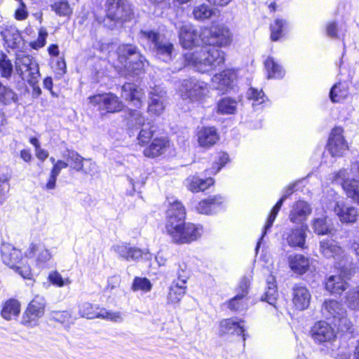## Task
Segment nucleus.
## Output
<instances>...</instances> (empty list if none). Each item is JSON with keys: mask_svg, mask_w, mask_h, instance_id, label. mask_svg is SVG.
<instances>
[{"mask_svg": "<svg viewBox=\"0 0 359 359\" xmlns=\"http://www.w3.org/2000/svg\"><path fill=\"white\" fill-rule=\"evenodd\" d=\"M201 37L202 48L184 53V59L187 65L206 73L224 64V54L218 47L230 43V31L224 25H214L203 29Z\"/></svg>", "mask_w": 359, "mask_h": 359, "instance_id": "obj_1", "label": "nucleus"}, {"mask_svg": "<svg viewBox=\"0 0 359 359\" xmlns=\"http://www.w3.org/2000/svg\"><path fill=\"white\" fill-rule=\"evenodd\" d=\"M118 62L123 66L120 74L126 79H134L143 74L146 64L145 57L137 46L131 43H123L116 50Z\"/></svg>", "mask_w": 359, "mask_h": 359, "instance_id": "obj_2", "label": "nucleus"}, {"mask_svg": "<svg viewBox=\"0 0 359 359\" xmlns=\"http://www.w3.org/2000/svg\"><path fill=\"white\" fill-rule=\"evenodd\" d=\"M103 25L110 30H118L134 18V9L128 0H107Z\"/></svg>", "mask_w": 359, "mask_h": 359, "instance_id": "obj_3", "label": "nucleus"}, {"mask_svg": "<svg viewBox=\"0 0 359 359\" xmlns=\"http://www.w3.org/2000/svg\"><path fill=\"white\" fill-rule=\"evenodd\" d=\"M139 35L143 46L158 60L169 62L173 59L174 45L164 35L153 29H142Z\"/></svg>", "mask_w": 359, "mask_h": 359, "instance_id": "obj_4", "label": "nucleus"}, {"mask_svg": "<svg viewBox=\"0 0 359 359\" xmlns=\"http://www.w3.org/2000/svg\"><path fill=\"white\" fill-rule=\"evenodd\" d=\"M319 251L327 259H333L341 269V273L349 279L358 271L356 264L348 261V257L338 243L329 238H324L320 241Z\"/></svg>", "mask_w": 359, "mask_h": 359, "instance_id": "obj_5", "label": "nucleus"}, {"mask_svg": "<svg viewBox=\"0 0 359 359\" xmlns=\"http://www.w3.org/2000/svg\"><path fill=\"white\" fill-rule=\"evenodd\" d=\"M321 313L326 319H332L341 332H353L352 323L346 317V309L339 301L325 299L321 306Z\"/></svg>", "mask_w": 359, "mask_h": 359, "instance_id": "obj_6", "label": "nucleus"}, {"mask_svg": "<svg viewBox=\"0 0 359 359\" xmlns=\"http://www.w3.org/2000/svg\"><path fill=\"white\" fill-rule=\"evenodd\" d=\"M174 25L176 29H178L181 45L184 48L189 49L187 53L202 48L201 32L200 33L192 25L177 22H175Z\"/></svg>", "mask_w": 359, "mask_h": 359, "instance_id": "obj_7", "label": "nucleus"}, {"mask_svg": "<svg viewBox=\"0 0 359 359\" xmlns=\"http://www.w3.org/2000/svg\"><path fill=\"white\" fill-rule=\"evenodd\" d=\"M177 276L178 280H174L170 286L169 292L167 297L168 304L178 303L186 292V283L189 278V271L187 270L185 263L179 264L177 267Z\"/></svg>", "mask_w": 359, "mask_h": 359, "instance_id": "obj_8", "label": "nucleus"}, {"mask_svg": "<svg viewBox=\"0 0 359 359\" xmlns=\"http://www.w3.org/2000/svg\"><path fill=\"white\" fill-rule=\"evenodd\" d=\"M208 91L207 83L194 77L183 80L180 88L182 97L192 102L204 97Z\"/></svg>", "mask_w": 359, "mask_h": 359, "instance_id": "obj_9", "label": "nucleus"}, {"mask_svg": "<svg viewBox=\"0 0 359 359\" xmlns=\"http://www.w3.org/2000/svg\"><path fill=\"white\" fill-rule=\"evenodd\" d=\"M45 306V299L41 297H36L28 304L22 315L21 323L30 327L36 325L38 319L44 314Z\"/></svg>", "mask_w": 359, "mask_h": 359, "instance_id": "obj_10", "label": "nucleus"}, {"mask_svg": "<svg viewBox=\"0 0 359 359\" xmlns=\"http://www.w3.org/2000/svg\"><path fill=\"white\" fill-rule=\"evenodd\" d=\"M169 235L175 243H189L201 236V229L192 223L184 222Z\"/></svg>", "mask_w": 359, "mask_h": 359, "instance_id": "obj_11", "label": "nucleus"}, {"mask_svg": "<svg viewBox=\"0 0 359 359\" xmlns=\"http://www.w3.org/2000/svg\"><path fill=\"white\" fill-rule=\"evenodd\" d=\"M90 102L98 105L100 110L107 113H116L121 111L123 103L113 93L97 94L89 97Z\"/></svg>", "mask_w": 359, "mask_h": 359, "instance_id": "obj_12", "label": "nucleus"}, {"mask_svg": "<svg viewBox=\"0 0 359 359\" xmlns=\"http://www.w3.org/2000/svg\"><path fill=\"white\" fill-rule=\"evenodd\" d=\"M186 212L184 207L178 201H175L166 212L165 229L168 234L179 228L185 222Z\"/></svg>", "mask_w": 359, "mask_h": 359, "instance_id": "obj_13", "label": "nucleus"}, {"mask_svg": "<svg viewBox=\"0 0 359 359\" xmlns=\"http://www.w3.org/2000/svg\"><path fill=\"white\" fill-rule=\"evenodd\" d=\"M296 185H297V183H293V184H290L289 187H287L285 189L283 195L280 197V198L278 201V202L272 208L271 212L267 218V221L263 228L262 236L257 241V245L255 248L256 254L258 253L259 249L261 243L264 239V237L266 235L267 231L273 226L274 220H275L280 208L282 207L283 203L294 191V188H295Z\"/></svg>", "mask_w": 359, "mask_h": 359, "instance_id": "obj_14", "label": "nucleus"}, {"mask_svg": "<svg viewBox=\"0 0 359 359\" xmlns=\"http://www.w3.org/2000/svg\"><path fill=\"white\" fill-rule=\"evenodd\" d=\"M310 333L313 341L319 344L330 343L336 338L334 328L324 320L315 323Z\"/></svg>", "mask_w": 359, "mask_h": 359, "instance_id": "obj_15", "label": "nucleus"}, {"mask_svg": "<svg viewBox=\"0 0 359 359\" xmlns=\"http://www.w3.org/2000/svg\"><path fill=\"white\" fill-rule=\"evenodd\" d=\"M114 250L120 258L127 262H138L143 257L149 259L151 257L147 250H143L126 243L114 245Z\"/></svg>", "mask_w": 359, "mask_h": 359, "instance_id": "obj_16", "label": "nucleus"}, {"mask_svg": "<svg viewBox=\"0 0 359 359\" xmlns=\"http://www.w3.org/2000/svg\"><path fill=\"white\" fill-rule=\"evenodd\" d=\"M244 321L237 318H229L222 319L219 322L218 334L219 337L226 335L242 336L243 345L246 340L247 334L245 333V329L242 323Z\"/></svg>", "mask_w": 359, "mask_h": 359, "instance_id": "obj_17", "label": "nucleus"}, {"mask_svg": "<svg viewBox=\"0 0 359 359\" xmlns=\"http://www.w3.org/2000/svg\"><path fill=\"white\" fill-rule=\"evenodd\" d=\"M1 34L5 41V46L7 48L15 50L18 52H22L25 48V41L18 31L13 26L6 27L1 32Z\"/></svg>", "mask_w": 359, "mask_h": 359, "instance_id": "obj_18", "label": "nucleus"}, {"mask_svg": "<svg viewBox=\"0 0 359 359\" xmlns=\"http://www.w3.org/2000/svg\"><path fill=\"white\" fill-rule=\"evenodd\" d=\"M148 111L160 115L165 109L166 92L160 86H156L149 92Z\"/></svg>", "mask_w": 359, "mask_h": 359, "instance_id": "obj_19", "label": "nucleus"}, {"mask_svg": "<svg viewBox=\"0 0 359 359\" xmlns=\"http://www.w3.org/2000/svg\"><path fill=\"white\" fill-rule=\"evenodd\" d=\"M292 303L298 310L306 309L310 304L311 295L309 289L302 284H294L292 287Z\"/></svg>", "mask_w": 359, "mask_h": 359, "instance_id": "obj_20", "label": "nucleus"}, {"mask_svg": "<svg viewBox=\"0 0 359 359\" xmlns=\"http://www.w3.org/2000/svg\"><path fill=\"white\" fill-rule=\"evenodd\" d=\"M327 147L332 156H341L344 151L348 149L346 142L341 135V130L340 128L332 130Z\"/></svg>", "mask_w": 359, "mask_h": 359, "instance_id": "obj_21", "label": "nucleus"}, {"mask_svg": "<svg viewBox=\"0 0 359 359\" xmlns=\"http://www.w3.org/2000/svg\"><path fill=\"white\" fill-rule=\"evenodd\" d=\"M142 90L134 83L126 82L121 86V97L137 108L142 106Z\"/></svg>", "mask_w": 359, "mask_h": 359, "instance_id": "obj_22", "label": "nucleus"}, {"mask_svg": "<svg viewBox=\"0 0 359 359\" xmlns=\"http://www.w3.org/2000/svg\"><path fill=\"white\" fill-rule=\"evenodd\" d=\"M224 198L220 195L210 196L198 203L196 209L205 215L216 214L224 209Z\"/></svg>", "mask_w": 359, "mask_h": 359, "instance_id": "obj_23", "label": "nucleus"}, {"mask_svg": "<svg viewBox=\"0 0 359 359\" xmlns=\"http://www.w3.org/2000/svg\"><path fill=\"white\" fill-rule=\"evenodd\" d=\"M0 250L3 262L10 268H14L20 264L22 255L20 250L9 243H3Z\"/></svg>", "mask_w": 359, "mask_h": 359, "instance_id": "obj_24", "label": "nucleus"}, {"mask_svg": "<svg viewBox=\"0 0 359 359\" xmlns=\"http://www.w3.org/2000/svg\"><path fill=\"white\" fill-rule=\"evenodd\" d=\"M311 212L310 205L304 201L296 202L289 215L290 220L294 224H305L304 222Z\"/></svg>", "mask_w": 359, "mask_h": 359, "instance_id": "obj_25", "label": "nucleus"}, {"mask_svg": "<svg viewBox=\"0 0 359 359\" xmlns=\"http://www.w3.org/2000/svg\"><path fill=\"white\" fill-rule=\"evenodd\" d=\"M236 79V72L232 69H226L219 74H216L212 81L216 85L215 88L224 92L233 88Z\"/></svg>", "mask_w": 359, "mask_h": 359, "instance_id": "obj_26", "label": "nucleus"}, {"mask_svg": "<svg viewBox=\"0 0 359 359\" xmlns=\"http://www.w3.org/2000/svg\"><path fill=\"white\" fill-rule=\"evenodd\" d=\"M307 231V224H302L296 228L292 229L287 236V242L288 243V245L292 248H298L301 249L306 248Z\"/></svg>", "mask_w": 359, "mask_h": 359, "instance_id": "obj_27", "label": "nucleus"}, {"mask_svg": "<svg viewBox=\"0 0 359 359\" xmlns=\"http://www.w3.org/2000/svg\"><path fill=\"white\" fill-rule=\"evenodd\" d=\"M288 263L291 270L298 274L306 273L310 267V259L301 254H294L288 257Z\"/></svg>", "mask_w": 359, "mask_h": 359, "instance_id": "obj_28", "label": "nucleus"}, {"mask_svg": "<svg viewBox=\"0 0 359 359\" xmlns=\"http://www.w3.org/2000/svg\"><path fill=\"white\" fill-rule=\"evenodd\" d=\"M348 287L341 276H330L325 283V290L334 296H340Z\"/></svg>", "mask_w": 359, "mask_h": 359, "instance_id": "obj_29", "label": "nucleus"}, {"mask_svg": "<svg viewBox=\"0 0 359 359\" xmlns=\"http://www.w3.org/2000/svg\"><path fill=\"white\" fill-rule=\"evenodd\" d=\"M334 210L340 221L343 223H354L357 221L358 211L353 206L340 205L339 203H337Z\"/></svg>", "mask_w": 359, "mask_h": 359, "instance_id": "obj_30", "label": "nucleus"}, {"mask_svg": "<svg viewBox=\"0 0 359 359\" xmlns=\"http://www.w3.org/2000/svg\"><path fill=\"white\" fill-rule=\"evenodd\" d=\"M219 140L217 130L214 127H203L198 133V141L200 146L209 147Z\"/></svg>", "mask_w": 359, "mask_h": 359, "instance_id": "obj_31", "label": "nucleus"}, {"mask_svg": "<svg viewBox=\"0 0 359 359\" xmlns=\"http://www.w3.org/2000/svg\"><path fill=\"white\" fill-rule=\"evenodd\" d=\"M168 147V141L164 137L154 138L150 145L144 149V156L155 158L163 154Z\"/></svg>", "mask_w": 359, "mask_h": 359, "instance_id": "obj_32", "label": "nucleus"}, {"mask_svg": "<svg viewBox=\"0 0 359 359\" xmlns=\"http://www.w3.org/2000/svg\"><path fill=\"white\" fill-rule=\"evenodd\" d=\"M20 312V304L15 299L6 301L2 308L1 316L6 320H11L13 317H17Z\"/></svg>", "mask_w": 359, "mask_h": 359, "instance_id": "obj_33", "label": "nucleus"}, {"mask_svg": "<svg viewBox=\"0 0 359 359\" xmlns=\"http://www.w3.org/2000/svg\"><path fill=\"white\" fill-rule=\"evenodd\" d=\"M267 287L264 295L262 297V301L266 302L272 306H275L278 296L277 286L274 277H270L266 282Z\"/></svg>", "mask_w": 359, "mask_h": 359, "instance_id": "obj_34", "label": "nucleus"}, {"mask_svg": "<svg viewBox=\"0 0 359 359\" xmlns=\"http://www.w3.org/2000/svg\"><path fill=\"white\" fill-rule=\"evenodd\" d=\"M313 231L318 235H327L333 231L332 224L326 217L315 218L312 221Z\"/></svg>", "mask_w": 359, "mask_h": 359, "instance_id": "obj_35", "label": "nucleus"}, {"mask_svg": "<svg viewBox=\"0 0 359 359\" xmlns=\"http://www.w3.org/2000/svg\"><path fill=\"white\" fill-rule=\"evenodd\" d=\"M63 157L72 164V168L78 172L83 171L85 173L88 172L83 169V161H86L79 153L74 150L67 149L63 154Z\"/></svg>", "mask_w": 359, "mask_h": 359, "instance_id": "obj_36", "label": "nucleus"}, {"mask_svg": "<svg viewBox=\"0 0 359 359\" xmlns=\"http://www.w3.org/2000/svg\"><path fill=\"white\" fill-rule=\"evenodd\" d=\"M237 109V102L229 97L220 99L217 102V112L221 114H234Z\"/></svg>", "mask_w": 359, "mask_h": 359, "instance_id": "obj_37", "label": "nucleus"}, {"mask_svg": "<svg viewBox=\"0 0 359 359\" xmlns=\"http://www.w3.org/2000/svg\"><path fill=\"white\" fill-rule=\"evenodd\" d=\"M124 114L128 128L139 127L144 124V118L142 114L137 109H127Z\"/></svg>", "mask_w": 359, "mask_h": 359, "instance_id": "obj_38", "label": "nucleus"}, {"mask_svg": "<svg viewBox=\"0 0 359 359\" xmlns=\"http://www.w3.org/2000/svg\"><path fill=\"white\" fill-rule=\"evenodd\" d=\"M36 60L33 57L29 55H25L22 52L16 54L15 67L16 70L21 76L24 74V72L27 71L29 66L32 65Z\"/></svg>", "mask_w": 359, "mask_h": 359, "instance_id": "obj_39", "label": "nucleus"}, {"mask_svg": "<svg viewBox=\"0 0 359 359\" xmlns=\"http://www.w3.org/2000/svg\"><path fill=\"white\" fill-rule=\"evenodd\" d=\"M142 127L137 139L140 144L144 145L147 144L154 135L157 127L150 123H144Z\"/></svg>", "mask_w": 359, "mask_h": 359, "instance_id": "obj_40", "label": "nucleus"}, {"mask_svg": "<svg viewBox=\"0 0 359 359\" xmlns=\"http://www.w3.org/2000/svg\"><path fill=\"white\" fill-rule=\"evenodd\" d=\"M265 67L268 72V78L281 79L284 76V70L282 67L276 63L273 57H269L265 62Z\"/></svg>", "mask_w": 359, "mask_h": 359, "instance_id": "obj_41", "label": "nucleus"}, {"mask_svg": "<svg viewBox=\"0 0 359 359\" xmlns=\"http://www.w3.org/2000/svg\"><path fill=\"white\" fill-rule=\"evenodd\" d=\"M344 190L348 198L359 205V180H347L344 182Z\"/></svg>", "mask_w": 359, "mask_h": 359, "instance_id": "obj_42", "label": "nucleus"}, {"mask_svg": "<svg viewBox=\"0 0 359 359\" xmlns=\"http://www.w3.org/2000/svg\"><path fill=\"white\" fill-rule=\"evenodd\" d=\"M18 100V95L9 87L4 86L0 81V102L9 105Z\"/></svg>", "mask_w": 359, "mask_h": 359, "instance_id": "obj_43", "label": "nucleus"}, {"mask_svg": "<svg viewBox=\"0 0 359 359\" xmlns=\"http://www.w3.org/2000/svg\"><path fill=\"white\" fill-rule=\"evenodd\" d=\"M13 72V66L11 60L4 52H0V74L2 78L9 79Z\"/></svg>", "mask_w": 359, "mask_h": 359, "instance_id": "obj_44", "label": "nucleus"}, {"mask_svg": "<svg viewBox=\"0 0 359 359\" xmlns=\"http://www.w3.org/2000/svg\"><path fill=\"white\" fill-rule=\"evenodd\" d=\"M215 14V10L206 4L196 6L193 11L194 18L198 20L210 18Z\"/></svg>", "mask_w": 359, "mask_h": 359, "instance_id": "obj_45", "label": "nucleus"}, {"mask_svg": "<svg viewBox=\"0 0 359 359\" xmlns=\"http://www.w3.org/2000/svg\"><path fill=\"white\" fill-rule=\"evenodd\" d=\"M346 303L350 309L359 311V286L346 293Z\"/></svg>", "mask_w": 359, "mask_h": 359, "instance_id": "obj_46", "label": "nucleus"}, {"mask_svg": "<svg viewBox=\"0 0 359 359\" xmlns=\"http://www.w3.org/2000/svg\"><path fill=\"white\" fill-rule=\"evenodd\" d=\"M99 308H95L94 306L89 302H83L79 305V314L83 318L88 319H94L97 318Z\"/></svg>", "mask_w": 359, "mask_h": 359, "instance_id": "obj_47", "label": "nucleus"}, {"mask_svg": "<svg viewBox=\"0 0 359 359\" xmlns=\"http://www.w3.org/2000/svg\"><path fill=\"white\" fill-rule=\"evenodd\" d=\"M229 161V156L226 152H218L214 158L212 172L214 174L217 173Z\"/></svg>", "mask_w": 359, "mask_h": 359, "instance_id": "obj_48", "label": "nucleus"}, {"mask_svg": "<svg viewBox=\"0 0 359 359\" xmlns=\"http://www.w3.org/2000/svg\"><path fill=\"white\" fill-rule=\"evenodd\" d=\"M285 25L286 20L283 19H276L273 23L271 24V39L272 41H276L282 36Z\"/></svg>", "mask_w": 359, "mask_h": 359, "instance_id": "obj_49", "label": "nucleus"}, {"mask_svg": "<svg viewBox=\"0 0 359 359\" xmlns=\"http://www.w3.org/2000/svg\"><path fill=\"white\" fill-rule=\"evenodd\" d=\"M96 318L106 319L116 323L123 321V318L120 312L109 311L105 309H99Z\"/></svg>", "mask_w": 359, "mask_h": 359, "instance_id": "obj_50", "label": "nucleus"}, {"mask_svg": "<svg viewBox=\"0 0 359 359\" xmlns=\"http://www.w3.org/2000/svg\"><path fill=\"white\" fill-rule=\"evenodd\" d=\"M152 288V284L147 278L135 277L133 280L132 289L133 291L142 290L149 292Z\"/></svg>", "mask_w": 359, "mask_h": 359, "instance_id": "obj_51", "label": "nucleus"}, {"mask_svg": "<svg viewBox=\"0 0 359 359\" xmlns=\"http://www.w3.org/2000/svg\"><path fill=\"white\" fill-rule=\"evenodd\" d=\"M244 298L245 297L237 293L235 297L226 302L228 309L234 311L243 310L245 306L243 303Z\"/></svg>", "mask_w": 359, "mask_h": 359, "instance_id": "obj_52", "label": "nucleus"}, {"mask_svg": "<svg viewBox=\"0 0 359 359\" xmlns=\"http://www.w3.org/2000/svg\"><path fill=\"white\" fill-rule=\"evenodd\" d=\"M52 8L60 16H66L71 12L69 5L66 0L55 2L52 5Z\"/></svg>", "mask_w": 359, "mask_h": 359, "instance_id": "obj_53", "label": "nucleus"}, {"mask_svg": "<svg viewBox=\"0 0 359 359\" xmlns=\"http://www.w3.org/2000/svg\"><path fill=\"white\" fill-rule=\"evenodd\" d=\"M25 73H28L27 81L29 83L34 85L37 82V79L40 76V73L39 65L36 61L33 62L32 65L29 66L27 71L24 72V74Z\"/></svg>", "mask_w": 359, "mask_h": 359, "instance_id": "obj_54", "label": "nucleus"}, {"mask_svg": "<svg viewBox=\"0 0 359 359\" xmlns=\"http://www.w3.org/2000/svg\"><path fill=\"white\" fill-rule=\"evenodd\" d=\"M49 281L54 285L62 287L71 283L69 278H63L57 271L51 272L48 276Z\"/></svg>", "mask_w": 359, "mask_h": 359, "instance_id": "obj_55", "label": "nucleus"}, {"mask_svg": "<svg viewBox=\"0 0 359 359\" xmlns=\"http://www.w3.org/2000/svg\"><path fill=\"white\" fill-rule=\"evenodd\" d=\"M247 96L248 99L253 100L257 104H260L264 102L265 95L264 92L252 87L248 89Z\"/></svg>", "mask_w": 359, "mask_h": 359, "instance_id": "obj_56", "label": "nucleus"}, {"mask_svg": "<svg viewBox=\"0 0 359 359\" xmlns=\"http://www.w3.org/2000/svg\"><path fill=\"white\" fill-rule=\"evenodd\" d=\"M48 33L46 29H41L39 32V36L36 41L31 42L30 46L34 49H39L45 46Z\"/></svg>", "mask_w": 359, "mask_h": 359, "instance_id": "obj_57", "label": "nucleus"}, {"mask_svg": "<svg viewBox=\"0 0 359 359\" xmlns=\"http://www.w3.org/2000/svg\"><path fill=\"white\" fill-rule=\"evenodd\" d=\"M201 183V178L197 176H190L186 180V185L192 192H198V188Z\"/></svg>", "mask_w": 359, "mask_h": 359, "instance_id": "obj_58", "label": "nucleus"}, {"mask_svg": "<svg viewBox=\"0 0 359 359\" xmlns=\"http://www.w3.org/2000/svg\"><path fill=\"white\" fill-rule=\"evenodd\" d=\"M250 285V280L247 277H243L240 281L238 287L237 288V293L241 296L246 297L248 294V289Z\"/></svg>", "mask_w": 359, "mask_h": 359, "instance_id": "obj_59", "label": "nucleus"}, {"mask_svg": "<svg viewBox=\"0 0 359 359\" xmlns=\"http://www.w3.org/2000/svg\"><path fill=\"white\" fill-rule=\"evenodd\" d=\"M9 184L8 182V177L2 175L0 176V203L3 202L4 196L6 193L8 191Z\"/></svg>", "mask_w": 359, "mask_h": 359, "instance_id": "obj_60", "label": "nucleus"}, {"mask_svg": "<svg viewBox=\"0 0 359 359\" xmlns=\"http://www.w3.org/2000/svg\"><path fill=\"white\" fill-rule=\"evenodd\" d=\"M353 179L348 178V173L346 170H341L334 175L333 180L338 184H341L344 189V182L347 180H353Z\"/></svg>", "mask_w": 359, "mask_h": 359, "instance_id": "obj_61", "label": "nucleus"}, {"mask_svg": "<svg viewBox=\"0 0 359 359\" xmlns=\"http://www.w3.org/2000/svg\"><path fill=\"white\" fill-rule=\"evenodd\" d=\"M23 278L30 279L32 276L31 269L29 266H20L17 264V266L13 268Z\"/></svg>", "mask_w": 359, "mask_h": 359, "instance_id": "obj_62", "label": "nucleus"}, {"mask_svg": "<svg viewBox=\"0 0 359 359\" xmlns=\"http://www.w3.org/2000/svg\"><path fill=\"white\" fill-rule=\"evenodd\" d=\"M70 318V313L66 311L53 312V319L61 323L68 321Z\"/></svg>", "mask_w": 359, "mask_h": 359, "instance_id": "obj_63", "label": "nucleus"}, {"mask_svg": "<svg viewBox=\"0 0 359 359\" xmlns=\"http://www.w3.org/2000/svg\"><path fill=\"white\" fill-rule=\"evenodd\" d=\"M340 85V83H336L330 89V98L332 102H338L343 97V95L340 94L339 90Z\"/></svg>", "mask_w": 359, "mask_h": 359, "instance_id": "obj_64", "label": "nucleus"}]
</instances>
